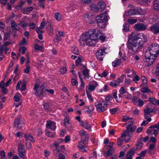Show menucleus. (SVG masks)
<instances>
[{"instance_id":"nucleus-1","label":"nucleus","mask_w":159,"mask_h":159,"mask_svg":"<svg viewBox=\"0 0 159 159\" xmlns=\"http://www.w3.org/2000/svg\"><path fill=\"white\" fill-rule=\"evenodd\" d=\"M129 40L132 42L128 43L127 44V47L129 52L130 55H132L142 48L143 44L147 41V39L143 33L136 34L134 33L130 35Z\"/></svg>"},{"instance_id":"nucleus-2","label":"nucleus","mask_w":159,"mask_h":159,"mask_svg":"<svg viewBox=\"0 0 159 159\" xmlns=\"http://www.w3.org/2000/svg\"><path fill=\"white\" fill-rule=\"evenodd\" d=\"M100 31L98 29L90 30L80 36L79 42L82 46H84L86 43L88 45L94 46L97 42V38Z\"/></svg>"},{"instance_id":"nucleus-3","label":"nucleus","mask_w":159,"mask_h":159,"mask_svg":"<svg viewBox=\"0 0 159 159\" xmlns=\"http://www.w3.org/2000/svg\"><path fill=\"white\" fill-rule=\"evenodd\" d=\"M159 55V44L154 43L148 47L145 54V58H148L151 57L156 59V57Z\"/></svg>"},{"instance_id":"nucleus-4","label":"nucleus","mask_w":159,"mask_h":159,"mask_svg":"<svg viewBox=\"0 0 159 159\" xmlns=\"http://www.w3.org/2000/svg\"><path fill=\"white\" fill-rule=\"evenodd\" d=\"M97 26L100 28H104L106 25V22L107 20V13H103L96 18Z\"/></svg>"},{"instance_id":"nucleus-5","label":"nucleus","mask_w":159,"mask_h":159,"mask_svg":"<svg viewBox=\"0 0 159 159\" xmlns=\"http://www.w3.org/2000/svg\"><path fill=\"white\" fill-rule=\"evenodd\" d=\"M34 91V94L37 96L43 97L46 94V89H45L43 85H39L35 84L33 88Z\"/></svg>"},{"instance_id":"nucleus-6","label":"nucleus","mask_w":159,"mask_h":159,"mask_svg":"<svg viewBox=\"0 0 159 159\" xmlns=\"http://www.w3.org/2000/svg\"><path fill=\"white\" fill-rule=\"evenodd\" d=\"M141 10V8L138 7L130 9L125 13V15L128 16H130L137 14H140Z\"/></svg>"},{"instance_id":"nucleus-7","label":"nucleus","mask_w":159,"mask_h":159,"mask_svg":"<svg viewBox=\"0 0 159 159\" xmlns=\"http://www.w3.org/2000/svg\"><path fill=\"white\" fill-rule=\"evenodd\" d=\"M148 30L152 32L155 34H157L159 33V23L153 24L150 26Z\"/></svg>"},{"instance_id":"nucleus-8","label":"nucleus","mask_w":159,"mask_h":159,"mask_svg":"<svg viewBox=\"0 0 159 159\" xmlns=\"http://www.w3.org/2000/svg\"><path fill=\"white\" fill-rule=\"evenodd\" d=\"M126 130L123 133L122 136L125 135L127 137H129V140H130V138L129 135L130 132H134L136 128V127L134 126L130 127L128 126H127L126 127Z\"/></svg>"},{"instance_id":"nucleus-9","label":"nucleus","mask_w":159,"mask_h":159,"mask_svg":"<svg viewBox=\"0 0 159 159\" xmlns=\"http://www.w3.org/2000/svg\"><path fill=\"white\" fill-rule=\"evenodd\" d=\"M95 105L96 106L97 111L99 113L103 112L107 109L104 105H102V103L97 102L95 103Z\"/></svg>"},{"instance_id":"nucleus-10","label":"nucleus","mask_w":159,"mask_h":159,"mask_svg":"<svg viewBox=\"0 0 159 159\" xmlns=\"http://www.w3.org/2000/svg\"><path fill=\"white\" fill-rule=\"evenodd\" d=\"M84 18L86 21L89 24H94L96 20V18L93 15L86 14L84 16Z\"/></svg>"},{"instance_id":"nucleus-11","label":"nucleus","mask_w":159,"mask_h":159,"mask_svg":"<svg viewBox=\"0 0 159 159\" xmlns=\"http://www.w3.org/2000/svg\"><path fill=\"white\" fill-rule=\"evenodd\" d=\"M134 28L136 30L143 31L147 30V26L142 23H138L134 25Z\"/></svg>"},{"instance_id":"nucleus-12","label":"nucleus","mask_w":159,"mask_h":159,"mask_svg":"<svg viewBox=\"0 0 159 159\" xmlns=\"http://www.w3.org/2000/svg\"><path fill=\"white\" fill-rule=\"evenodd\" d=\"M106 53L105 49H101L98 50L96 53V57L97 59L100 61L103 60L104 55Z\"/></svg>"},{"instance_id":"nucleus-13","label":"nucleus","mask_w":159,"mask_h":159,"mask_svg":"<svg viewBox=\"0 0 159 159\" xmlns=\"http://www.w3.org/2000/svg\"><path fill=\"white\" fill-rule=\"evenodd\" d=\"M46 127L47 128L52 130H55L56 127V123L53 121L48 120L47 121Z\"/></svg>"},{"instance_id":"nucleus-14","label":"nucleus","mask_w":159,"mask_h":159,"mask_svg":"<svg viewBox=\"0 0 159 159\" xmlns=\"http://www.w3.org/2000/svg\"><path fill=\"white\" fill-rule=\"evenodd\" d=\"M14 124L15 126L18 128L19 129H21L24 125L23 121L18 118L15 120Z\"/></svg>"},{"instance_id":"nucleus-15","label":"nucleus","mask_w":159,"mask_h":159,"mask_svg":"<svg viewBox=\"0 0 159 159\" xmlns=\"http://www.w3.org/2000/svg\"><path fill=\"white\" fill-rule=\"evenodd\" d=\"M122 136L123 134L118 140L117 144V145L119 146H121L122 145L123 142L124 140H125L126 143L128 142L129 140V139L128 140L125 139V138L127 136H126L125 135H124V136Z\"/></svg>"},{"instance_id":"nucleus-16","label":"nucleus","mask_w":159,"mask_h":159,"mask_svg":"<svg viewBox=\"0 0 159 159\" xmlns=\"http://www.w3.org/2000/svg\"><path fill=\"white\" fill-rule=\"evenodd\" d=\"M24 137H25L26 141L29 140L33 143H34L35 141L33 136L29 134H24Z\"/></svg>"},{"instance_id":"nucleus-17","label":"nucleus","mask_w":159,"mask_h":159,"mask_svg":"<svg viewBox=\"0 0 159 159\" xmlns=\"http://www.w3.org/2000/svg\"><path fill=\"white\" fill-rule=\"evenodd\" d=\"M11 27L12 30H19L20 29V24H16L15 21H12L11 23Z\"/></svg>"},{"instance_id":"nucleus-18","label":"nucleus","mask_w":159,"mask_h":159,"mask_svg":"<svg viewBox=\"0 0 159 159\" xmlns=\"http://www.w3.org/2000/svg\"><path fill=\"white\" fill-rule=\"evenodd\" d=\"M91 82L92 83H90L89 84L88 89L89 90L93 91L95 89V88L98 85V84L97 82L94 81Z\"/></svg>"},{"instance_id":"nucleus-19","label":"nucleus","mask_w":159,"mask_h":159,"mask_svg":"<svg viewBox=\"0 0 159 159\" xmlns=\"http://www.w3.org/2000/svg\"><path fill=\"white\" fill-rule=\"evenodd\" d=\"M80 125L83 127L85 129H87L89 130H91V126L90 124H89L88 122L85 121H82L81 122Z\"/></svg>"},{"instance_id":"nucleus-20","label":"nucleus","mask_w":159,"mask_h":159,"mask_svg":"<svg viewBox=\"0 0 159 159\" xmlns=\"http://www.w3.org/2000/svg\"><path fill=\"white\" fill-rule=\"evenodd\" d=\"M47 30L48 33L50 36H51L52 35L53 32V27L51 24L48 25L47 28Z\"/></svg>"},{"instance_id":"nucleus-21","label":"nucleus","mask_w":159,"mask_h":159,"mask_svg":"<svg viewBox=\"0 0 159 159\" xmlns=\"http://www.w3.org/2000/svg\"><path fill=\"white\" fill-rule=\"evenodd\" d=\"M148 58H145L146 60V61L148 62L147 65L148 67L150 66L154 61L156 59H154L153 58L149 57Z\"/></svg>"},{"instance_id":"nucleus-22","label":"nucleus","mask_w":159,"mask_h":159,"mask_svg":"<svg viewBox=\"0 0 159 159\" xmlns=\"http://www.w3.org/2000/svg\"><path fill=\"white\" fill-rule=\"evenodd\" d=\"M121 62V60L120 59L116 58L112 62V65L114 67H117L119 66Z\"/></svg>"},{"instance_id":"nucleus-23","label":"nucleus","mask_w":159,"mask_h":159,"mask_svg":"<svg viewBox=\"0 0 159 159\" xmlns=\"http://www.w3.org/2000/svg\"><path fill=\"white\" fill-rule=\"evenodd\" d=\"M88 141L86 139H85L84 140L80 142L78 145V147L80 149H82L84 148H86L87 146L84 145V143L85 142Z\"/></svg>"},{"instance_id":"nucleus-24","label":"nucleus","mask_w":159,"mask_h":159,"mask_svg":"<svg viewBox=\"0 0 159 159\" xmlns=\"http://www.w3.org/2000/svg\"><path fill=\"white\" fill-rule=\"evenodd\" d=\"M98 6H99V10L103 11L105 9L106 3L104 2H99L98 3Z\"/></svg>"},{"instance_id":"nucleus-25","label":"nucleus","mask_w":159,"mask_h":159,"mask_svg":"<svg viewBox=\"0 0 159 159\" xmlns=\"http://www.w3.org/2000/svg\"><path fill=\"white\" fill-rule=\"evenodd\" d=\"M91 10L95 12H97L99 10V8L98 6L97 5L92 4L90 6Z\"/></svg>"},{"instance_id":"nucleus-26","label":"nucleus","mask_w":159,"mask_h":159,"mask_svg":"<svg viewBox=\"0 0 159 159\" xmlns=\"http://www.w3.org/2000/svg\"><path fill=\"white\" fill-rule=\"evenodd\" d=\"M79 133L80 134V135L82 137H83L84 136H85V139H86L87 140H88L89 136L88 135V134H86V131L85 130H80L79 131Z\"/></svg>"},{"instance_id":"nucleus-27","label":"nucleus","mask_w":159,"mask_h":159,"mask_svg":"<svg viewBox=\"0 0 159 159\" xmlns=\"http://www.w3.org/2000/svg\"><path fill=\"white\" fill-rule=\"evenodd\" d=\"M115 149L114 148L112 147H110V149H108V151H107V156H110L112 155L114 152Z\"/></svg>"},{"instance_id":"nucleus-28","label":"nucleus","mask_w":159,"mask_h":159,"mask_svg":"<svg viewBox=\"0 0 159 159\" xmlns=\"http://www.w3.org/2000/svg\"><path fill=\"white\" fill-rule=\"evenodd\" d=\"M45 134L51 138L54 137L55 135V133L51 132L48 130H46Z\"/></svg>"},{"instance_id":"nucleus-29","label":"nucleus","mask_w":159,"mask_h":159,"mask_svg":"<svg viewBox=\"0 0 159 159\" xmlns=\"http://www.w3.org/2000/svg\"><path fill=\"white\" fill-rule=\"evenodd\" d=\"M71 51L72 52L75 54L78 55L80 53L78 48L75 46H73L72 48Z\"/></svg>"},{"instance_id":"nucleus-30","label":"nucleus","mask_w":159,"mask_h":159,"mask_svg":"<svg viewBox=\"0 0 159 159\" xmlns=\"http://www.w3.org/2000/svg\"><path fill=\"white\" fill-rule=\"evenodd\" d=\"M134 154V149H131L130 151L128 152L126 154L127 156L132 157Z\"/></svg>"},{"instance_id":"nucleus-31","label":"nucleus","mask_w":159,"mask_h":159,"mask_svg":"<svg viewBox=\"0 0 159 159\" xmlns=\"http://www.w3.org/2000/svg\"><path fill=\"white\" fill-rule=\"evenodd\" d=\"M59 149H58V151L56 153H54L55 155H57L60 152H63L65 150V147L64 146H61L58 147Z\"/></svg>"},{"instance_id":"nucleus-32","label":"nucleus","mask_w":159,"mask_h":159,"mask_svg":"<svg viewBox=\"0 0 159 159\" xmlns=\"http://www.w3.org/2000/svg\"><path fill=\"white\" fill-rule=\"evenodd\" d=\"M123 30L126 32L129 31V25L127 23H125L123 25Z\"/></svg>"},{"instance_id":"nucleus-33","label":"nucleus","mask_w":159,"mask_h":159,"mask_svg":"<svg viewBox=\"0 0 159 159\" xmlns=\"http://www.w3.org/2000/svg\"><path fill=\"white\" fill-rule=\"evenodd\" d=\"M59 143H58L57 141L55 142L53 144L54 145V146L55 147V149H54L53 150V153H56L58 151V149H59V148H58V147H59Z\"/></svg>"},{"instance_id":"nucleus-34","label":"nucleus","mask_w":159,"mask_h":159,"mask_svg":"<svg viewBox=\"0 0 159 159\" xmlns=\"http://www.w3.org/2000/svg\"><path fill=\"white\" fill-rule=\"evenodd\" d=\"M143 143L141 142L140 141H138L137 143L136 144V148L135 151H136V149H140L143 146Z\"/></svg>"},{"instance_id":"nucleus-35","label":"nucleus","mask_w":159,"mask_h":159,"mask_svg":"<svg viewBox=\"0 0 159 159\" xmlns=\"http://www.w3.org/2000/svg\"><path fill=\"white\" fill-rule=\"evenodd\" d=\"M110 85L113 87H116L119 85L117 80H113L112 82H111L110 84Z\"/></svg>"},{"instance_id":"nucleus-36","label":"nucleus","mask_w":159,"mask_h":159,"mask_svg":"<svg viewBox=\"0 0 159 159\" xmlns=\"http://www.w3.org/2000/svg\"><path fill=\"white\" fill-rule=\"evenodd\" d=\"M144 113L150 115L151 113L153 112V110L152 108H148L144 110Z\"/></svg>"},{"instance_id":"nucleus-37","label":"nucleus","mask_w":159,"mask_h":159,"mask_svg":"<svg viewBox=\"0 0 159 159\" xmlns=\"http://www.w3.org/2000/svg\"><path fill=\"white\" fill-rule=\"evenodd\" d=\"M55 18L56 20L60 21L61 18V14L59 13H55Z\"/></svg>"},{"instance_id":"nucleus-38","label":"nucleus","mask_w":159,"mask_h":159,"mask_svg":"<svg viewBox=\"0 0 159 159\" xmlns=\"http://www.w3.org/2000/svg\"><path fill=\"white\" fill-rule=\"evenodd\" d=\"M24 145L21 144H19L18 148V152L25 151V150L24 148Z\"/></svg>"},{"instance_id":"nucleus-39","label":"nucleus","mask_w":159,"mask_h":159,"mask_svg":"<svg viewBox=\"0 0 159 159\" xmlns=\"http://www.w3.org/2000/svg\"><path fill=\"white\" fill-rule=\"evenodd\" d=\"M141 91L144 93L148 92H151V90L148 87H143L141 89Z\"/></svg>"},{"instance_id":"nucleus-40","label":"nucleus","mask_w":159,"mask_h":159,"mask_svg":"<svg viewBox=\"0 0 159 159\" xmlns=\"http://www.w3.org/2000/svg\"><path fill=\"white\" fill-rule=\"evenodd\" d=\"M20 24L22 28L24 30L26 29V28L27 25V23H25L24 21H20Z\"/></svg>"},{"instance_id":"nucleus-41","label":"nucleus","mask_w":159,"mask_h":159,"mask_svg":"<svg viewBox=\"0 0 159 159\" xmlns=\"http://www.w3.org/2000/svg\"><path fill=\"white\" fill-rule=\"evenodd\" d=\"M127 21L129 24H133L136 23L137 21V20L136 19H128Z\"/></svg>"},{"instance_id":"nucleus-42","label":"nucleus","mask_w":159,"mask_h":159,"mask_svg":"<svg viewBox=\"0 0 159 159\" xmlns=\"http://www.w3.org/2000/svg\"><path fill=\"white\" fill-rule=\"evenodd\" d=\"M44 107L46 110H48L51 108V105L49 103L47 102L45 103L44 104Z\"/></svg>"},{"instance_id":"nucleus-43","label":"nucleus","mask_w":159,"mask_h":159,"mask_svg":"<svg viewBox=\"0 0 159 159\" xmlns=\"http://www.w3.org/2000/svg\"><path fill=\"white\" fill-rule=\"evenodd\" d=\"M64 125L66 127V124H70L69 123V119L68 116H66V117L64 119Z\"/></svg>"},{"instance_id":"nucleus-44","label":"nucleus","mask_w":159,"mask_h":159,"mask_svg":"<svg viewBox=\"0 0 159 159\" xmlns=\"http://www.w3.org/2000/svg\"><path fill=\"white\" fill-rule=\"evenodd\" d=\"M82 60L80 57H79L75 61V63L77 66H80L81 65V62H82Z\"/></svg>"},{"instance_id":"nucleus-45","label":"nucleus","mask_w":159,"mask_h":159,"mask_svg":"<svg viewBox=\"0 0 159 159\" xmlns=\"http://www.w3.org/2000/svg\"><path fill=\"white\" fill-rule=\"evenodd\" d=\"M156 2L153 4V9L156 10H159V3Z\"/></svg>"},{"instance_id":"nucleus-46","label":"nucleus","mask_w":159,"mask_h":159,"mask_svg":"<svg viewBox=\"0 0 159 159\" xmlns=\"http://www.w3.org/2000/svg\"><path fill=\"white\" fill-rule=\"evenodd\" d=\"M138 98L137 96H134L132 99V102L135 105H137V101L138 100Z\"/></svg>"},{"instance_id":"nucleus-47","label":"nucleus","mask_w":159,"mask_h":159,"mask_svg":"<svg viewBox=\"0 0 159 159\" xmlns=\"http://www.w3.org/2000/svg\"><path fill=\"white\" fill-rule=\"evenodd\" d=\"M26 50V48L25 47H22L20 48L19 49V51L21 52L22 54H23L25 53V52Z\"/></svg>"},{"instance_id":"nucleus-48","label":"nucleus","mask_w":159,"mask_h":159,"mask_svg":"<svg viewBox=\"0 0 159 159\" xmlns=\"http://www.w3.org/2000/svg\"><path fill=\"white\" fill-rule=\"evenodd\" d=\"M18 154L20 157L22 158H25V151L21 152H18Z\"/></svg>"},{"instance_id":"nucleus-49","label":"nucleus","mask_w":159,"mask_h":159,"mask_svg":"<svg viewBox=\"0 0 159 159\" xmlns=\"http://www.w3.org/2000/svg\"><path fill=\"white\" fill-rule=\"evenodd\" d=\"M137 102H138V106L139 107L142 106L144 104V102L140 98H139L137 101Z\"/></svg>"},{"instance_id":"nucleus-50","label":"nucleus","mask_w":159,"mask_h":159,"mask_svg":"<svg viewBox=\"0 0 159 159\" xmlns=\"http://www.w3.org/2000/svg\"><path fill=\"white\" fill-rule=\"evenodd\" d=\"M149 101H150L153 105H156L157 104V100L154 98H150Z\"/></svg>"},{"instance_id":"nucleus-51","label":"nucleus","mask_w":159,"mask_h":159,"mask_svg":"<svg viewBox=\"0 0 159 159\" xmlns=\"http://www.w3.org/2000/svg\"><path fill=\"white\" fill-rule=\"evenodd\" d=\"M122 93H120L119 94V98H118L117 97V98L116 99V101L117 102H121L122 101Z\"/></svg>"},{"instance_id":"nucleus-52","label":"nucleus","mask_w":159,"mask_h":159,"mask_svg":"<svg viewBox=\"0 0 159 159\" xmlns=\"http://www.w3.org/2000/svg\"><path fill=\"white\" fill-rule=\"evenodd\" d=\"M132 119V118H130L129 117L124 116L123 117V118L122 120L123 122H125L127 120H129V119Z\"/></svg>"},{"instance_id":"nucleus-53","label":"nucleus","mask_w":159,"mask_h":159,"mask_svg":"<svg viewBox=\"0 0 159 159\" xmlns=\"http://www.w3.org/2000/svg\"><path fill=\"white\" fill-rule=\"evenodd\" d=\"M102 103H103V105L105 106V107L106 108V107L109 105H111V102H110L108 101H106V102L104 103V101H102Z\"/></svg>"},{"instance_id":"nucleus-54","label":"nucleus","mask_w":159,"mask_h":159,"mask_svg":"<svg viewBox=\"0 0 159 159\" xmlns=\"http://www.w3.org/2000/svg\"><path fill=\"white\" fill-rule=\"evenodd\" d=\"M117 110L116 108H115L111 109H110V111L111 113L112 114H114L116 112H117Z\"/></svg>"},{"instance_id":"nucleus-55","label":"nucleus","mask_w":159,"mask_h":159,"mask_svg":"<svg viewBox=\"0 0 159 159\" xmlns=\"http://www.w3.org/2000/svg\"><path fill=\"white\" fill-rule=\"evenodd\" d=\"M86 93H87V96L88 98H89V100H90L92 102L93 101V98H92V95L90 94L87 91H86Z\"/></svg>"},{"instance_id":"nucleus-56","label":"nucleus","mask_w":159,"mask_h":159,"mask_svg":"<svg viewBox=\"0 0 159 159\" xmlns=\"http://www.w3.org/2000/svg\"><path fill=\"white\" fill-rule=\"evenodd\" d=\"M66 67H63L60 69V72L62 74H64L66 72Z\"/></svg>"},{"instance_id":"nucleus-57","label":"nucleus","mask_w":159,"mask_h":159,"mask_svg":"<svg viewBox=\"0 0 159 159\" xmlns=\"http://www.w3.org/2000/svg\"><path fill=\"white\" fill-rule=\"evenodd\" d=\"M30 29H34L35 28V25L34 23L33 22H31L29 25Z\"/></svg>"},{"instance_id":"nucleus-58","label":"nucleus","mask_w":159,"mask_h":159,"mask_svg":"<svg viewBox=\"0 0 159 159\" xmlns=\"http://www.w3.org/2000/svg\"><path fill=\"white\" fill-rule=\"evenodd\" d=\"M119 92L120 93L122 94H124L126 92V90L125 89L124 87L123 86L120 88Z\"/></svg>"},{"instance_id":"nucleus-59","label":"nucleus","mask_w":159,"mask_h":159,"mask_svg":"<svg viewBox=\"0 0 159 159\" xmlns=\"http://www.w3.org/2000/svg\"><path fill=\"white\" fill-rule=\"evenodd\" d=\"M58 154L59 159H65V156L63 154L61 153H59Z\"/></svg>"},{"instance_id":"nucleus-60","label":"nucleus","mask_w":159,"mask_h":159,"mask_svg":"<svg viewBox=\"0 0 159 159\" xmlns=\"http://www.w3.org/2000/svg\"><path fill=\"white\" fill-rule=\"evenodd\" d=\"M22 83V82L21 80H19L16 85V89L17 90H18L20 89V86Z\"/></svg>"},{"instance_id":"nucleus-61","label":"nucleus","mask_w":159,"mask_h":159,"mask_svg":"<svg viewBox=\"0 0 159 159\" xmlns=\"http://www.w3.org/2000/svg\"><path fill=\"white\" fill-rule=\"evenodd\" d=\"M26 147L28 149H30L31 147V145L30 143L28 142H26Z\"/></svg>"},{"instance_id":"nucleus-62","label":"nucleus","mask_w":159,"mask_h":159,"mask_svg":"<svg viewBox=\"0 0 159 159\" xmlns=\"http://www.w3.org/2000/svg\"><path fill=\"white\" fill-rule=\"evenodd\" d=\"M148 115V114H146L145 113V114L144 115V118L145 119H147L148 122H150L151 121L152 119L150 118H148L149 116Z\"/></svg>"},{"instance_id":"nucleus-63","label":"nucleus","mask_w":159,"mask_h":159,"mask_svg":"<svg viewBox=\"0 0 159 159\" xmlns=\"http://www.w3.org/2000/svg\"><path fill=\"white\" fill-rule=\"evenodd\" d=\"M71 83L72 85H75L78 83L77 81L74 79H73L71 80Z\"/></svg>"},{"instance_id":"nucleus-64","label":"nucleus","mask_w":159,"mask_h":159,"mask_svg":"<svg viewBox=\"0 0 159 159\" xmlns=\"http://www.w3.org/2000/svg\"><path fill=\"white\" fill-rule=\"evenodd\" d=\"M156 75L159 79V68L157 67L156 70Z\"/></svg>"}]
</instances>
